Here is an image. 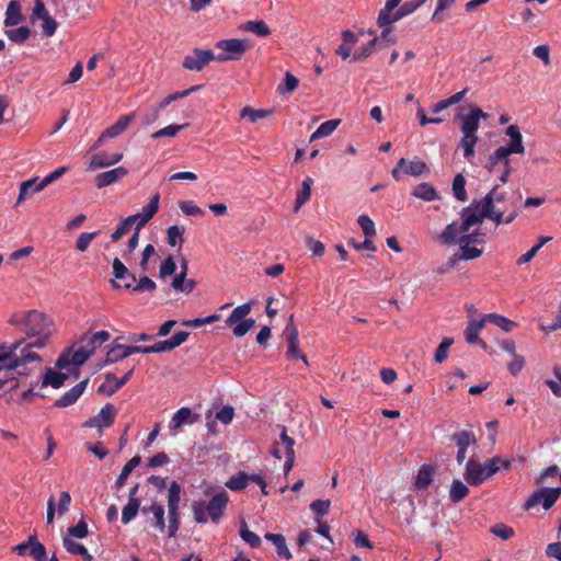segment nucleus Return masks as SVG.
Segmentation results:
<instances>
[{
    "mask_svg": "<svg viewBox=\"0 0 561 561\" xmlns=\"http://www.w3.org/2000/svg\"><path fill=\"white\" fill-rule=\"evenodd\" d=\"M123 159V153L108 154L106 152L95 153L91 157L90 170L111 167Z\"/></svg>",
    "mask_w": 561,
    "mask_h": 561,
    "instance_id": "nucleus-26",
    "label": "nucleus"
},
{
    "mask_svg": "<svg viewBox=\"0 0 561 561\" xmlns=\"http://www.w3.org/2000/svg\"><path fill=\"white\" fill-rule=\"evenodd\" d=\"M123 336H118L114 340L113 346L106 353L104 365L113 364L122 360L131 354L142 353V346L139 345H123L119 343Z\"/></svg>",
    "mask_w": 561,
    "mask_h": 561,
    "instance_id": "nucleus-12",
    "label": "nucleus"
},
{
    "mask_svg": "<svg viewBox=\"0 0 561 561\" xmlns=\"http://www.w3.org/2000/svg\"><path fill=\"white\" fill-rule=\"evenodd\" d=\"M561 495V486L541 488L534 492L525 502L524 510L529 511L541 503L545 510L551 508Z\"/></svg>",
    "mask_w": 561,
    "mask_h": 561,
    "instance_id": "nucleus-8",
    "label": "nucleus"
},
{
    "mask_svg": "<svg viewBox=\"0 0 561 561\" xmlns=\"http://www.w3.org/2000/svg\"><path fill=\"white\" fill-rule=\"evenodd\" d=\"M456 0H437L435 11L432 15V21L440 23L445 20L444 11L450 9L455 4Z\"/></svg>",
    "mask_w": 561,
    "mask_h": 561,
    "instance_id": "nucleus-58",
    "label": "nucleus"
},
{
    "mask_svg": "<svg viewBox=\"0 0 561 561\" xmlns=\"http://www.w3.org/2000/svg\"><path fill=\"white\" fill-rule=\"evenodd\" d=\"M434 470L430 465H423L415 479V488L419 490H425L433 482Z\"/></svg>",
    "mask_w": 561,
    "mask_h": 561,
    "instance_id": "nucleus-40",
    "label": "nucleus"
},
{
    "mask_svg": "<svg viewBox=\"0 0 561 561\" xmlns=\"http://www.w3.org/2000/svg\"><path fill=\"white\" fill-rule=\"evenodd\" d=\"M21 3L19 0H11L7 7L4 26H14L24 21Z\"/></svg>",
    "mask_w": 561,
    "mask_h": 561,
    "instance_id": "nucleus-29",
    "label": "nucleus"
},
{
    "mask_svg": "<svg viewBox=\"0 0 561 561\" xmlns=\"http://www.w3.org/2000/svg\"><path fill=\"white\" fill-rule=\"evenodd\" d=\"M171 286L174 290L190 294L195 288L196 282L194 279H186L183 274H178L174 276Z\"/></svg>",
    "mask_w": 561,
    "mask_h": 561,
    "instance_id": "nucleus-50",
    "label": "nucleus"
},
{
    "mask_svg": "<svg viewBox=\"0 0 561 561\" xmlns=\"http://www.w3.org/2000/svg\"><path fill=\"white\" fill-rule=\"evenodd\" d=\"M127 173L128 171L124 167H117L115 169L99 173L95 176V186L98 188L106 187L111 184L118 182L121 179L126 176Z\"/></svg>",
    "mask_w": 561,
    "mask_h": 561,
    "instance_id": "nucleus-21",
    "label": "nucleus"
},
{
    "mask_svg": "<svg viewBox=\"0 0 561 561\" xmlns=\"http://www.w3.org/2000/svg\"><path fill=\"white\" fill-rule=\"evenodd\" d=\"M203 85L202 84H197V85H193L186 90H183V91H180V92H175V93H172V94H169L168 96H165L158 105H157V108L162 111L163 108H165L168 105H170L172 102L179 100V99H182V98H185L187 95H190L191 93L202 89Z\"/></svg>",
    "mask_w": 561,
    "mask_h": 561,
    "instance_id": "nucleus-48",
    "label": "nucleus"
},
{
    "mask_svg": "<svg viewBox=\"0 0 561 561\" xmlns=\"http://www.w3.org/2000/svg\"><path fill=\"white\" fill-rule=\"evenodd\" d=\"M402 0H387L385 7L379 11L378 18H377V24L380 27L391 25L394 23L393 18V10L399 7Z\"/></svg>",
    "mask_w": 561,
    "mask_h": 561,
    "instance_id": "nucleus-30",
    "label": "nucleus"
},
{
    "mask_svg": "<svg viewBox=\"0 0 561 561\" xmlns=\"http://www.w3.org/2000/svg\"><path fill=\"white\" fill-rule=\"evenodd\" d=\"M461 119L460 131L462 138L459 146L463 149V157L470 159L474 156V147L478 142L477 131L480 127V119H488L489 114L478 106H471L466 115L459 116Z\"/></svg>",
    "mask_w": 561,
    "mask_h": 561,
    "instance_id": "nucleus-2",
    "label": "nucleus"
},
{
    "mask_svg": "<svg viewBox=\"0 0 561 561\" xmlns=\"http://www.w3.org/2000/svg\"><path fill=\"white\" fill-rule=\"evenodd\" d=\"M251 312L250 304H243L236 307L231 314L226 319V324L232 327L238 320L245 318Z\"/></svg>",
    "mask_w": 561,
    "mask_h": 561,
    "instance_id": "nucleus-55",
    "label": "nucleus"
},
{
    "mask_svg": "<svg viewBox=\"0 0 561 561\" xmlns=\"http://www.w3.org/2000/svg\"><path fill=\"white\" fill-rule=\"evenodd\" d=\"M140 461H141L140 456H135L126 462V465L123 467L119 476L117 477V479L115 481L116 490H121L126 484L128 476L140 463Z\"/></svg>",
    "mask_w": 561,
    "mask_h": 561,
    "instance_id": "nucleus-39",
    "label": "nucleus"
},
{
    "mask_svg": "<svg viewBox=\"0 0 561 561\" xmlns=\"http://www.w3.org/2000/svg\"><path fill=\"white\" fill-rule=\"evenodd\" d=\"M134 117V113L121 116L112 126L104 130V137L114 138L123 134L133 122Z\"/></svg>",
    "mask_w": 561,
    "mask_h": 561,
    "instance_id": "nucleus-31",
    "label": "nucleus"
},
{
    "mask_svg": "<svg viewBox=\"0 0 561 561\" xmlns=\"http://www.w3.org/2000/svg\"><path fill=\"white\" fill-rule=\"evenodd\" d=\"M67 171L66 167H60L57 170L50 172L47 174L35 187L34 193L41 192L44 190L47 185L56 181L57 179L61 178Z\"/></svg>",
    "mask_w": 561,
    "mask_h": 561,
    "instance_id": "nucleus-60",
    "label": "nucleus"
},
{
    "mask_svg": "<svg viewBox=\"0 0 561 561\" xmlns=\"http://www.w3.org/2000/svg\"><path fill=\"white\" fill-rule=\"evenodd\" d=\"M264 538L271 541L276 547L278 557L284 558L286 560H289L291 558V553L287 547L286 539L282 534L266 533L264 535Z\"/></svg>",
    "mask_w": 561,
    "mask_h": 561,
    "instance_id": "nucleus-36",
    "label": "nucleus"
},
{
    "mask_svg": "<svg viewBox=\"0 0 561 561\" xmlns=\"http://www.w3.org/2000/svg\"><path fill=\"white\" fill-rule=\"evenodd\" d=\"M505 135L511 138L510 144L504 146L507 150H510L512 153L525 152L523 136L517 125H510L505 130Z\"/></svg>",
    "mask_w": 561,
    "mask_h": 561,
    "instance_id": "nucleus-24",
    "label": "nucleus"
},
{
    "mask_svg": "<svg viewBox=\"0 0 561 561\" xmlns=\"http://www.w3.org/2000/svg\"><path fill=\"white\" fill-rule=\"evenodd\" d=\"M419 7L415 0L404 2L396 12H393L394 22L403 19L407 15L412 14Z\"/></svg>",
    "mask_w": 561,
    "mask_h": 561,
    "instance_id": "nucleus-63",
    "label": "nucleus"
},
{
    "mask_svg": "<svg viewBox=\"0 0 561 561\" xmlns=\"http://www.w3.org/2000/svg\"><path fill=\"white\" fill-rule=\"evenodd\" d=\"M99 236V231L81 232L76 241V249L84 252L90 247L92 240Z\"/></svg>",
    "mask_w": 561,
    "mask_h": 561,
    "instance_id": "nucleus-64",
    "label": "nucleus"
},
{
    "mask_svg": "<svg viewBox=\"0 0 561 561\" xmlns=\"http://www.w3.org/2000/svg\"><path fill=\"white\" fill-rule=\"evenodd\" d=\"M139 508H140L139 500L128 501V503L124 506L123 512H122V522L124 524H128L129 522H131L136 517Z\"/></svg>",
    "mask_w": 561,
    "mask_h": 561,
    "instance_id": "nucleus-56",
    "label": "nucleus"
},
{
    "mask_svg": "<svg viewBox=\"0 0 561 561\" xmlns=\"http://www.w3.org/2000/svg\"><path fill=\"white\" fill-rule=\"evenodd\" d=\"M379 38L378 37H374L373 39H370L366 45H364L363 47H360L359 49H357L353 55V60L355 61H360V60H365L367 59L368 57H370L375 50V46L377 45Z\"/></svg>",
    "mask_w": 561,
    "mask_h": 561,
    "instance_id": "nucleus-54",
    "label": "nucleus"
},
{
    "mask_svg": "<svg viewBox=\"0 0 561 561\" xmlns=\"http://www.w3.org/2000/svg\"><path fill=\"white\" fill-rule=\"evenodd\" d=\"M467 231H462L461 224L454 221L449 224L444 231L440 233L439 239L445 244H455L459 243V234L466 233Z\"/></svg>",
    "mask_w": 561,
    "mask_h": 561,
    "instance_id": "nucleus-37",
    "label": "nucleus"
},
{
    "mask_svg": "<svg viewBox=\"0 0 561 561\" xmlns=\"http://www.w3.org/2000/svg\"><path fill=\"white\" fill-rule=\"evenodd\" d=\"M240 28L244 32H252L261 37H265L271 34L268 25L262 20L248 21L242 24Z\"/></svg>",
    "mask_w": 561,
    "mask_h": 561,
    "instance_id": "nucleus-41",
    "label": "nucleus"
},
{
    "mask_svg": "<svg viewBox=\"0 0 561 561\" xmlns=\"http://www.w3.org/2000/svg\"><path fill=\"white\" fill-rule=\"evenodd\" d=\"M211 50L195 48L183 59V67L191 71H201L206 65L216 59Z\"/></svg>",
    "mask_w": 561,
    "mask_h": 561,
    "instance_id": "nucleus-13",
    "label": "nucleus"
},
{
    "mask_svg": "<svg viewBox=\"0 0 561 561\" xmlns=\"http://www.w3.org/2000/svg\"><path fill=\"white\" fill-rule=\"evenodd\" d=\"M68 376L64 373L56 371L53 368H46L42 377V387L51 386L54 389H59L64 386Z\"/></svg>",
    "mask_w": 561,
    "mask_h": 561,
    "instance_id": "nucleus-33",
    "label": "nucleus"
},
{
    "mask_svg": "<svg viewBox=\"0 0 561 561\" xmlns=\"http://www.w3.org/2000/svg\"><path fill=\"white\" fill-rule=\"evenodd\" d=\"M229 502L226 491L215 494L208 503L205 501H195L192 506L194 520L198 524H205L210 519L218 523Z\"/></svg>",
    "mask_w": 561,
    "mask_h": 561,
    "instance_id": "nucleus-3",
    "label": "nucleus"
},
{
    "mask_svg": "<svg viewBox=\"0 0 561 561\" xmlns=\"http://www.w3.org/2000/svg\"><path fill=\"white\" fill-rule=\"evenodd\" d=\"M469 494L468 486L461 480H454L450 490H449V499L454 503H459Z\"/></svg>",
    "mask_w": 561,
    "mask_h": 561,
    "instance_id": "nucleus-44",
    "label": "nucleus"
},
{
    "mask_svg": "<svg viewBox=\"0 0 561 561\" xmlns=\"http://www.w3.org/2000/svg\"><path fill=\"white\" fill-rule=\"evenodd\" d=\"M499 460L492 458L485 460L483 463L470 458L466 463V471L463 478L469 485L476 486L488 481L491 477L499 472L496 463Z\"/></svg>",
    "mask_w": 561,
    "mask_h": 561,
    "instance_id": "nucleus-5",
    "label": "nucleus"
},
{
    "mask_svg": "<svg viewBox=\"0 0 561 561\" xmlns=\"http://www.w3.org/2000/svg\"><path fill=\"white\" fill-rule=\"evenodd\" d=\"M451 439L456 443L458 447L456 459L457 462L461 465L466 459V453L468 447L471 444L476 443V436L472 432L462 430L460 432L455 433Z\"/></svg>",
    "mask_w": 561,
    "mask_h": 561,
    "instance_id": "nucleus-18",
    "label": "nucleus"
},
{
    "mask_svg": "<svg viewBox=\"0 0 561 561\" xmlns=\"http://www.w3.org/2000/svg\"><path fill=\"white\" fill-rule=\"evenodd\" d=\"M13 551L19 556H31L36 561L47 560L46 548L37 540L35 534L31 535L27 540L14 546Z\"/></svg>",
    "mask_w": 561,
    "mask_h": 561,
    "instance_id": "nucleus-10",
    "label": "nucleus"
},
{
    "mask_svg": "<svg viewBox=\"0 0 561 561\" xmlns=\"http://www.w3.org/2000/svg\"><path fill=\"white\" fill-rule=\"evenodd\" d=\"M181 485L172 481L168 491V537L172 538L180 528Z\"/></svg>",
    "mask_w": 561,
    "mask_h": 561,
    "instance_id": "nucleus-6",
    "label": "nucleus"
},
{
    "mask_svg": "<svg viewBox=\"0 0 561 561\" xmlns=\"http://www.w3.org/2000/svg\"><path fill=\"white\" fill-rule=\"evenodd\" d=\"M62 545H64L65 549L68 552H70L71 554H79L85 561H91L92 560V556L89 553L87 548L83 545L73 541L69 537H64L62 538Z\"/></svg>",
    "mask_w": 561,
    "mask_h": 561,
    "instance_id": "nucleus-42",
    "label": "nucleus"
},
{
    "mask_svg": "<svg viewBox=\"0 0 561 561\" xmlns=\"http://www.w3.org/2000/svg\"><path fill=\"white\" fill-rule=\"evenodd\" d=\"M112 266L115 277V279H112V285L114 287H124L125 289L131 290V287H134L136 283V276L128 271L118 257L113 260Z\"/></svg>",
    "mask_w": 561,
    "mask_h": 561,
    "instance_id": "nucleus-16",
    "label": "nucleus"
},
{
    "mask_svg": "<svg viewBox=\"0 0 561 561\" xmlns=\"http://www.w3.org/2000/svg\"><path fill=\"white\" fill-rule=\"evenodd\" d=\"M428 171L426 163L419 158H415L410 162L407 160V164L403 165V173L411 176H420Z\"/></svg>",
    "mask_w": 561,
    "mask_h": 561,
    "instance_id": "nucleus-45",
    "label": "nucleus"
},
{
    "mask_svg": "<svg viewBox=\"0 0 561 561\" xmlns=\"http://www.w3.org/2000/svg\"><path fill=\"white\" fill-rule=\"evenodd\" d=\"M156 288H157V285L151 278H149L148 276H142L138 280L136 279L134 287H131V291H134V293H144V291L152 293L156 290Z\"/></svg>",
    "mask_w": 561,
    "mask_h": 561,
    "instance_id": "nucleus-62",
    "label": "nucleus"
},
{
    "mask_svg": "<svg viewBox=\"0 0 561 561\" xmlns=\"http://www.w3.org/2000/svg\"><path fill=\"white\" fill-rule=\"evenodd\" d=\"M485 216L484 206L480 202L472 203L470 206L462 208L460 213L462 231L468 232L471 227L481 224Z\"/></svg>",
    "mask_w": 561,
    "mask_h": 561,
    "instance_id": "nucleus-15",
    "label": "nucleus"
},
{
    "mask_svg": "<svg viewBox=\"0 0 561 561\" xmlns=\"http://www.w3.org/2000/svg\"><path fill=\"white\" fill-rule=\"evenodd\" d=\"M141 513L144 515L151 514L152 517L149 519L150 526L156 530L163 533L165 529V518H164V507L162 504L153 502L149 506H144L141 508Z\"/></svg>",
    "mask_w": 561,
    "mask_h": 561,
    "instance_id": "nucleus-19",
    "label": "nucleus"
},
{
    "mask_svg": "<svg viewBox=\"0 0 561 561\" xmlns=\"http://www.w3.org/2000/svg\"><path fill=\"white\" fill-rule=\"evenodd\" d=\"M183 233H184V228H181L176 225L170 226L167 230L168 243L171 247H175L176 244L181 245L184 241Z\"/></svg>",
    "mask_w": 561,
    "mask_h": 561,
    "instance_id": "nucleus-59",
    "label": "nucleus"
},
{
    "mask_svg": "<svg viewBox=\"0 0 561 561\" xmlns=\"http://www.w3.org/2000/svg\"><path fill=\"white\" fill-rule=\"evenodd\" d=\"M282 444L284 445V456L286 458L284 463V471L287 474L294 467L295 462V440L287 435V431L284 427L280 433Z\"/></svg>",
    "mask_w": 561,
    "mask_h": 561,
    "instance_id": "nucleus-27",
    "label": "nucleus"
},
{
    "mask_svg": "<svg viewBox=\"0 0 561 561\" xmlns=\"http://www.w3.org/2000/svg\"><path fill=\"white\" fill-rule=\"evenodd\" d=\"M484 323L485 322L483 318L481 320L470 321L465 330V337L468 343H478L483 350H486V343L479 337L480 331L483 329Z\"/></svg>",
    "mask_w": 561,
    "mask_h": 561,
    "instance_id": "nucleus-25",
    "label": "nucleus"
},
{
    "mask_svg": "<svg viewBox=\"0 0 561 561\" xmlns=\"http://www.w3.org/2000/svg\"><path fill=\"white\" fill-rule=\"evenodd\" d=\"M250 481V477L248 473L240 471L237 474L232 476L227 482L226 486L231 491H241L243 490Z\"/></svg>",
    "mask_w": 561,
    "mask_h": 561,
    "instance_id": "nucleus-51",
    "label": "nucleus"
},
{
    "mask_svg": "<svg viewBox=\"0 0 561 561\" xmlns=\"http://www.w3.org/2000/svg\"><path fill=\"white\" fill-rule=\"evenodd\" d=\"M89 379H84L77 383L75 387H72L70 390L65 392L59 399L55 401V407L57 408H67L77 402V400L82 396L87 386H88Z\"/></svg>",
    "mask_w": 561,
    "mask_h": 561,
    "instance_id": "nucleus-20",
    "label": "nucleus"
},
{
    "mask_svg": "<svg viewBox=\"0 0 561 561\" xmlns=\"http://www.w3.org/2000/svg\"><path fill=\"white\" fill-rule=\"evenodd\" d=\"M313 180L310 176H307L302 181L301 190L298 192L296 201H295V210L297 211L304 204H306L311 196V185Z\"/></svg>",
    "mask_w": 561,
    "mask_h": 561,
    "instance_id": "nucleus-47",
    "label": "nucleus"
},
{
    "mask_svg": "<svg viewBox=\"0 0 561 561\" xmlns=\"http://www.w3.org/2000/svg\"><path fill=\"white\" fill-rule=\"evenodd\" d=\"M513 154L510 150H507L504 146L499 147L488 160L485 165L486 170L492 173L495 171L499 164H505V161H510V156Z\"/></svg>",
    "mask_w": 561,
    "mask_h": 561,
    "instance_id": "nucleus-34",
    "label": "nucleus"
},
{
    "mask_svg": "<svg viewBox=\"0 0 561 561\" xmlns=\"http://www.w3.org/2000/svg\"><path fill=\"white\" fill-rule=\"evenodd\" d=\"M198 420V415L193 414L192 410L187 407L180 408L172 416L170 428L176 430L184 424H193Z\"/></svg>",
    "mask_w": 561,
    "mask_h": 561,
    "instance_id": "nucleus-28",
    "label": "nucleus"
},
{
    "mask_svg": "<svg viewBox=\"0 0 561 561\" xmlns=\"http://www.w3.org/2000/svg\"><path fill=\"white\" fill-rule=\"evenodd\" d=\"M133 374L134 368L129 369L122 378H116L113 374H106V382L110 385H101L99 387V392H105L107 396L114 394L130 379Z\"/></svg>",
    "mask_w": 561,
    "mask_h": 561,
    "instance_id": "nucleus-23",
    "label": "nucleus"
},
{
    "mask_svg": "<svg viewBox=\"0 0 561 561\" xmlns=\"http://www.w3.org/2000/svg\"><path fill=\"white\" fill-rule=\"evenodd\" d=\"M111 335L107 331L102 330L99 331L91 336L84 335L81 337L82 348L92 356L95 350L101 346L103 343L110 340Z\"/></svg>",
    "mask_w": 561,
    "mask_h": 561,
    "instance_id": "nucleus-22",
    "label": "nucleus"
},
{
    "mask_svg": "<svg viewBox=\"0 0 561 561\" xmlns=\"http://www.w3.org/2000/svg\"><path fill=\"white\" fill-rule=\"evenodd\" d=\"M284 333L286 334L287 344H288L287 356L290 358L299 357L305 362V364H308L306 356L300 352V350L298 347L299 332H298V329L296 328V325L294 324V314H291L289 317L288 323L285 328Z\"/></svg>",
    "mask_w": 561,
    "mask_h": 561,
    "instance_id": "nucleus-17",
    "label": "nucleus"
},
{
    "mask_svg": "<svg viewBox=\"0 0 561 561\" xmlns=\"http://www.w3.org/2000/svg\"><path fill=\"white\" fill-rule=\"evenodd\" d=\"M340 119H330L322 123L311 135L310 141L330 136L340 125Z\"/></svg>",
    "mask_w": 561,
    "mask_h": 561,
    "instance_id": "nucleus-46",
    "label": "nucleus"
},
{
    "mask_svg": "<svg viewBox=\"0 0 561 561\" xmlns=\"http://www.w3.org/2000/svg\"><path fill=\"white\" fill-rule=\"evenodd\" d=\"M453 194L454 197L459 202H466L468 199V195L466 192V179L461 173L456 174L453 180Z\"/></svg>",
    "mask_w": 561,
    "mask_h": 561,
    "instance_id": "nucleus-49",
    "label": "nucleus"
},
{
    "mask_svg": "<svg viewBox=\"0 0 561 561\" xmlns=\"http://www.w3.org/2000/svg\"><path fill=\"white\" fill-rule=\"evenodd\" d=\"M412 195L415 196L416 198L423 199L425 202H432V201H435L438 198V194H437L435 187L427 182L417 184L413 188Z\"/></svg>",
    "mask_w": 561,
    "mask_h": 561,
    "instance_id": "nucleus-38",
    "label": "nucleus"
},
{
    "mask_svg": "<svg viewBox=\"0 0 561 561\" xmlns=\"http://www.w3.org/2000/svg\"><path fill=\"white\" fill-rule=\"evenodd\" d=\"M38 20L42 21L41 27L43 34L46 37L54 36L58 27V22L50 15L43 0H34V7L30 15L32 24H35Z\"/></svg>",
    "mask_w": 561,
    "mask_h": 561,
    "instance_id": "nucleus-7",
    "label": "nucleus"
},
{
    "mask_svg": "<svg viewBox=\"0 0 561 561\" xmlns=\"http://www.w3.org/2000/svg\"><path fill=\"white\" fill-rule=\"evenodd\" d=\"M159 201H160V194L154 193L150 201L142 207L141 215L145 217V220H150L159 210Z\"/></svg>",
    "mask_w": 561,
    "mask_h": 561,
    "instance_id": "nucleus-57",
    "label": "nucleus"
},
{
    "mask_svg": "<svg viewBox=\"0 0 561 561\" xmlns=\"http://www.w3.org/2000/svg\"><path fill=\"white\" fill-rule=\"evenodd\" d=\"M506 193L499 191V185H494L493 188L482 198L480 202L484 206V215L492 213L495 208V203H501L505 199Z\"/></svg>",
    "mask_w": 561,
    "mask_h": 561,
    "instance_id": "nucleus-32",
    "label": "nucleus"
},
{
    "mask_svg": "<svg viewBox=\"0 0 561 561\" xmlns=\"http://www.w3.org/2000/svg\"><path fill=\"white\" fill-rule=\"evenodd\" d=\"M9 323L21 327L20 330L25 333V337L14 342L20 344L19 352L22 355L33 354L34 358L30 363L34 369H41L42 357L34 350L45 347L50 334L45 314L37 310L16 312L11 316Z\"/></svg>",
    "mask_w": 561,
    "mask_h": 561,
    "instance_id": "nucleus-1",
    "label": "nucleus"
},
{
    "mask_svg": "<svg viewBox=\"0 0 561 561\" xmlns=\"http://www.w3.org/2000/svg\"><path fill=\"white\" fill-rule=\"evenodd\" d=\"M5 35L11 42L22 44L31 36V30L27 26H20L7 30Z\"/></svg>",
    "mask_w": 561,
    "mask_h": 561,
    "instance_id": "nucleus-53",
    "label": "nucleus"
},
{
    "mask_svg": "<svg viewBox=\"0 0 561 561\" xmlns=\"http://www.w3.org/2000/svg\"><path fill=\"white\" fill-rule=\"evenodd\" d=\"M271 114L270 110H255L249 106H245L241 110L240 116L248 117L252 123L257 122L259 119L265 118Z\"/></svg>",
    "mask_w": 561,
    "mask_h": 561,
    "instance_id": "nucleus-61",
    "label": "nucleus"
},
{
    "mask_svg": "<svg viewBox=\"0 0 561 561\" xmlns=\"http://www.w3.org/2000/svg\"><path fill=\"white\" fill-rule=\"evenodd\" d=\"M19 343H12L11 345H0V371L3 369L7 370H15L19 376H28L32 374L33 365L27 368V365H31L30 362L34 358L32 354L22 355L19 352Z\"/></svg>",
    "mask_w": 561,
    "mask_h": 561,
    "instance_id": "nucleus-4",
    "label": "nucleus"
},
{
    "mask_svg": "<svg viewBox=\"0 0 561 561\" xmlns=\"http://www.w3.org/2000/svg\"><path fill=\"white\" fill-rule=\"evenodd\" d=\"M188 335L190 333L186 331H178L168 340L159 341L150 346H142V354L170 352L183 344Z\"/></svg>",
    "mask_w": 561,
    "mask_h": 561,
    "instance_id": "nucleus-14",
    "label": "nucleus"
},
{
    "mask_svg": "<svg viewBox=\"0 0 561 561\" xmlns=\"http://www.w3.org/2000/svg\"><path fill=\"white\" fill-rule=\"evenodd\" d=\"M116 410L113 404L106 403L100 412L83 423L85 428H98L101 434L104 428L111 427L115 421Z\"/></svg>",
    "mask_w": 561,
    "mask_h": 561,
    "instance_id": "nucleus-11",
    "label": "nucleus"
},
{
    "mask_svg": "<svg viewBox=\"0 0 561 561\" xmlns=\"http://www.w3.org/2000/svg\"><path fill=\"white\" fill-rule=\"evenodd\" d=\"M474 236H461L459 237V244L461 254L460 260H473L482 255V250L470 245V239Z\"/></svg>",
    "mask_w": 561,
    "mask_h": 561,
    "instance_id": "nucleus-35",
    "label": "nucleus"
},
{
    "mask_svg": "<svg viewBox=\"0 0 561 561\" xmlns=\"http://www.w3.org/2000/svg\"><path fill=\"white\" fill-rule=\"evenodd\" d=\"M484 322L493 323L494 325L501 328L505 332H511L517 324L505 318L504 316L497 313H489L483 317Z\"/></svg>",
    "mask_w": 561,
    "mask_h": 561,
    "instance_id": "nucleus-43",
    "label": "nucleus"
},
{
    "mask_svg": "<svg viewBox=\"0 0 561 561\" xmlns=\"http://www.w3.org/2000/svg\"><path fill=\"white\" fill-rule=\"evenodd\" d=\"M217 48H220L224 53L219 54L216 59L218 61L238 60L245 53L248 45L245 41L231 38L222 39L216 44Z\"/></svg>",
    "mask_w": 561,
    "mask_h": 561,
    "instance_id": "nucleus-9",
    "label": "nucleus"
},
{
    "mask_svg": "<svg viewBox=\"0 0 561 561\" xmlns=\"http://www.w3.org/2000/svg\"><path fill=\"white\" fill-rule=\"evenodd\" d=\"M240 537L251 547L257 548L261 545V538L255 533L251 531L248 528L247 522L244 519L241 520L240 524Z\"/></svg>",
    "mask_w": 561,
    "mask_h": 561,
    "instance_id": "nucleus-52",
    "label": "nucleus"
}]
</instances>
